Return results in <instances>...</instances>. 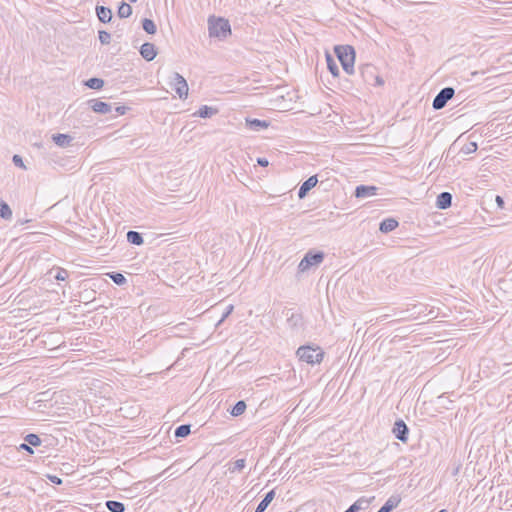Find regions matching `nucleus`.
Segmentation results:
<instances>
[{
    "mask_svg": "<svg viewBox=\"0 0 512 512\" xmlns=\"http://www.w3.org/2000/svg\"><path fill=\"white\" fill-rule=\"evenodd\" d=\"M190 433H191V425L190 424H182V425L178 426L174 431V435L176 438L187 437Z\"/></svg>",
    "mask_w": 512,
    "mask_h": 512,
    "instance_id": "393cba45",
    "label": "nucleus"
},
{
    "mask_svg": "<svg viewBox=\"0 0 512 512\" xmlns=\"http://www.w3.org/2000/svg\"><path fill=\"white\" fill-rule=\"evenodd\" d=\"M24 440L29 445L34 446V447L40 446L42 443L41 438L37 434H34V433H30V434L26 435Z\"/></svg>",
    "mask_w": 512,
    "mask_h": 512,
    "instance_id": "7c9ffc66",
    "label": "nucleus"
},
{
    "mask_svg": "<svg viewBox=\"0 0 512 512\" xmlns=\"http://www.w3.org/2000/svg\"><path fill=\"white\" fill-rule=\"evenodd\" d=\"M439 512H446V510H445V509H442V510H440Z\"/></svg>",
    "mask_w": 512,
    "mask_h": 512,
    "instance_id": "c03bdc74",
    "label": "nucleus"
},
{
    "mask_svg": "<svg viewBox=\"0 0 512 512\" xmlns=\"http://www.w3.org/2000/svg\"><path fill=\"white\" fill-rule=\"evenodd\" d=\"M326 61H327V68L329 72L334 76L337 77L339 75V68L337 66V63L332 58L330 54H326Z\"/></svg>",
    "mask_w": 512,
    "mask_h": 512,
    "instance_id": "bb28decb",
    "label": "nucleus"
},
{
    "mask_svg": "<svg viewBox=\"0 0 512 512\" xmlns=\"http://www.w3.org/2000/svg\"><path fill=\"white\" fill-rule=\"evenodd\" d=\"M108 276L117 285H124L127 282L126 277L119 272L108 273Z\"/></svg>",
    "mask_w": 512,
    "mask_h": 512,
    "instance_id": "c756f323",
    "label": "nucleus"
},
{
    "mask_svg": "<svg viewBox=\"0 0 512 512\" xmlns=\"http://www.w3.org/2000/svg\"><path fill=\"white\" fill-rule=\"evenodd\" d=\"M392 432L395 438L401 442L406 443L408 441L409 428L402 419L396 420Z\"/></svg>",
    "mask_w": 512,
    "mask_h": 512,
    "instance_id": "6e6552de",
    "label": "nucleus"
},
{
    "mask_svg": "<svg viewBox=\"0 0 512 512\" xmlns=\"http://www.w3.org/2000/svg\"><path fill=\"white\" fill-rule=\"evenodd\" d=\"M232 310H233V305H229V306L227 307V310H226V311H225V313L223 314V316H222L221 320L219 321V323H221L222 321H224V319L228 317V315L232 312Z\"/></svg>",
    "mask_w": 512,
    "mask_h": 512,
    "instance_id": "ea45409f",
    "label": "nucleus"
},
{
    "mask_svg": "<svg viewBox=\"0 0 512 512\" xmlns=\"http://www.w3.org/2000/svg\"><path fill=\"white\" fill-rule=\"evenodd\" d=\"M127 241L130 244L139 246V245L143 244L144 239H143V236L141 233L131 230V231H128V233H127Z\"/></svg>",
    "mask_w": 512,
    "mask_h": 512,
    "instance_id": "412c9836",
    "label": "nucleus"
},
{
    "mask_svg": "<svg viewBox=\"0 0 512 512\" xmlns=\"http://www.w3.org/2000/svg\"><path fill=\"white\" fill-rule=\"evenodd\" d=\"M131 14H132V7L128 3L122 1L117 10L118 17L121 19L128 18L131 16Z\"/></svg>",
    "mask_w": 512,
    "mask_h": 512,
    "instance_id": "4be33fe9",
    "label": "nucleus"
},
{
    "mask_svg": "<svg viewBox=\"0 0 512 512\" xmlns=\"http://www.w3.org/2000/svg\"><path fill=\"white\" fill-rule=\"evenodd\" d=\"M13 163H14L16 166H19V167H21V168H25L24 163H23V160H22V158H21L19 155H14V156H13Z\"/></svg>",
    "mask_w": 512,
    "mask_h": 512,
    "instance_id": "e433bc0d",
    "label": "nucleus"
},
{
    "mask_svg": "<svg viewBox=\"0 0 512 512\" xmlns=\"http://www.w3.org/2000/svg\"><path fill=\"white\" fill-rule=\"evenodd\" d=\"M257 163L262 167H267L269 165V161L262 157L257 158Z\"/></svg>",
    "mask_w": 512,
    "mask_h": 512,
    "instance_id": "58836bf2",
    "label": "nucleus"
},
{
    "mask_svg": "<svg viewBox=\"0 0 512 512\" xmlns=\"http://www.w3.org/2000/svg\"><path fill=\"white\" fill-rule=\"evenodd\" d=\"M209 36L218 39H226L231 35V26L227 19L223 17L210 16L208 18Z\"/></svg>",
    "mask_w": 512,
    "mask_h": 512,
    "instance_id": "f257e3e1",
    "label": "nucleus"
},
{
    "mask_svg": "<svg viewBox=\"0 0 512 512\" xmlns=\"http://www.w3.org/2000/svg\"><path fill=\"white\" fill-rule=\"evenodd\" d=\"M96 15L102 23H109L112 20V10L105 6H96Z\"/></svg>",
    "mask_w": 512,
    "mask_h": 512,
    "instance_id": "dca6fc26",
    "label": "nucleus"
},
{
    "mask_svg": "<svg viewBox=\"0 0 512 512\" xmlns=\"http://www.w3.org/2000/svg\"><path fill=\"white\" fill-rule=\"evenodd\" d=\"M50 480H51L54 484H57V485H59V484H61V483H62V480H61L59 477H57V476H51V477H50Z\"/></svg>",
    "mask_w": 512,
    "mask_h": 512,
    "instance_id": "79ce46f5",
    "label": "nucleus"
},
{
    "mask_svg": "<svg viewBox=\"0 0 512 512\" xmlns=\"http://www.w3.org/2000/svg\"><path fill=\"white\" fill-rule=\"evenodd\" d=\"M322 251H308L298 265L300 272H305L312 266L319 265L324 259Z\"/></svg>",
    "mask_w": 512,
    "mask_h": 512,
    "instance_id": "39448f33",
    "label": "nucleus"
},
{
    "mask_svg": "<svg viewBox=\"0 0 512 512\" xmlns=\"http://www.w3.org/2000/svg\"><path fill=\"white\" fill-rule=\"evenodd\" d=\"M455 94V90L452 87H445L439 91V93L435 96L432 102V107L435 110H440L444 108L447 102L452 99Z\"/></svg>",
    "mask_w": 512,
    "mask_h": 512,
    "instance_id": "0eeeda50",
    "label": "nucleus"
},
{
    "mask_svg": "<svg viewBox=\"0 0 512 512\" xmlns=\"http://www.w3.org/2000/svg\"><path fill=\"white\" fill-rule=\"evenodd\" d=\"M477 150V144L475 142L469 143L467 147V153L474 152Z\"/></svg>",
    "mask_w": 512,
    "mask_h": 512,
    "instance_id": "a19ab883",
    "label": "nucleus"
},
{
    "mask_svg": "<svg viewBox=\"0 0 512 512\" xmlns=\"http://www.w3.org/2000/svg\"><path fill=\"white\" fill-rule=\"evenodd\" d=\"M400 502L401 497L399 495H392L377 512H391L399 506Z\"/></svg>",
    "mask_w": 512,
    "mask_h": 512,
    "instance_id": "4468645a",
    "label": "nucleus"
},
{
    "mask_svg": "<svg viewBox=\"0 0 512 512\" xmlns=\"http://www.w3.org/2000/svg\"><path fill=\"white\" fill-rule=\"evenodd\" d=\"M217 113H218L217 108L203 105L202 107L199 108V110L197 112L194 113V115L201 117V118H210L213 115H216Z\"/></svg>",
    "mask_w": 512,
    "mask_h": 512,
    "instance_id": "aec40b11",
    "label": "nucleus"
},
{
    "mask_svg": "<svg viewBox=\"0 0 512 512\" xmlns=\"http://www.w3.org/2000/svg\"><path fill=\"white\" fill-rule=\"evenodd\" d=\"M359 73L364 83L372 86H382L384 80L373 64H363L359 67Z\"/></svg>",
    "mask_w": 512,
    "mask_h": 512,
    "instance_id": "20e7f679",
    "label": "nucleus"
},
{
    "mask_svg": "<svg viewBox=\"0 0 512 512\" xmlns=\"http://www.w3.org/2000/svg\"><path fill=\"white\" fill-rule=\"evenodd\" d=\"M170 85L174 87L175 92L181 99L187 98L189 91L187 81L178 72L172 73Z\"/></svg>",
    "mask_w": 512,
    "mask_h": 512,
    "instance_id": "423d86ee",
    "label": "nucleus"
},
{
    "mask_svg": "<svg viewBox=\"0 0 512 512\" xmlns=\"http://www.w3.org/2000/svg\"><path fill=\"white\" fill-rule=\"evenodd\" d=\"M318 183V175L310 176L307 180H305L299 190H298V197L299 199H303L307 196L309 191L313 189Z\"/></svg>",
    "mask_w": 512,
    "mask_h": 512,
    "instance_id": "9d476101",
    "label": "nucleus"
},
{
    "mask_svg": "<svg viewBox=\"0 0 512 512\" xmlns=\"http://www.w3.org/2000/svg\"><path fill=\"white\" fill-rule=\"evenodd\" d=\"M0 217L4 220H10L12 218V210L10 206L3 200L0 199Z\"/></svg>",
    "mask_w": 512,
    "mask_h": 512,
    "instance_id": "b1692460",
    "label": "nucleus"
},
{
    "mask_svg": "<svg viewBox=\"0 0 512 512\" xmlns=\"http://www.w3.org/2000/svg\"><path fill=\"white\" fill-rule=\"evenodd\" d=\"M89 107L98 114H110L113 110V106L110 103L103 102L99 99H91L88 101Z\"/></svg>",
    "mask_w": 512,
    "mask_h": 512,
    "instance_id": "1a4fd4ad",
    "label": "nucleus"
},
{
    "mask_svg": "<svg viewBox=\"0 0 512 512\" xmlns=\"http://www.w3.org/2000/svg\"><path fill=\"white\" fill-rule=\"evenodd\" d=\"M140 54L146 61H152L156 55V47L153 43L146 42L140 47Z\"/></svg>",
    "mask_w": 512,
    "mask_h": 512,
    "instance_id": "f8f14e48",
    "label": "nucleus"
},
{
    "mask_svg": "<svg viewBox=\"0 0 512 512\" xmlns=\"http://www.w3.org/2000/svg\"><path fill=\"white\" fill-rule=\"evenodd\" d=\"M246 127L252 131H260L262 129H266L269 127L270 122L266 120H260L256 118H246L245 120Z\"/></svg>",
    "mask_w": 512,
    "mask_h": 512,
    "instance_id": "ddd939ff",
    "label": "nucleus"
},
{
    "mask_svg": "<svg viewBox=\"0 0 512 512\" xmlns=\"http://www.w3.org/2000/svg\"><path fill=\"white\" fill-rule=\"evenodd\" d=\"M246 461L245 459H237L232 465L228 468L231 473L240 472L245 468Z\"/></svg>",
    "mask_w": 512,
    "mask_h": 512,
    "instance_id": "2f4dec72",
    "label": "nucleus"
},
{
    "mask_svg": "<svg viewBox=\"0 0 512 512\" xmlns=\"http://www.w3.org/2000/svg\"><path fill=\"white\" fill-rule=\"evenodd\" d=\"M85 85L90 89H101L104 86V80L101 78H90L85 82Z\"/></svg>",
    "mask_w": 512,
    "mask_h": 512,
    "instance_id": "c85d7f7f",
    "label": "nucleus"
},
{
    "mask_svg": "<svg viewBox=\"0 0 512 512\" xmlns=\"http://www.w3.org/2000/svg\"><path fill=\"white\" fill-rule=\"evenodd\" d=\"M296 355L299 360L306 362L307 364H319L324 358V351L319 346H301L297 349Z\"/></svg>",
    "mask_w": 512,
    "mask_h": 512,
    "instance_id": "7ed1b4c3",
    "label": "nucleus"
},
{
    "mask_svg": "<svg viewBox=\"0 0 512 512\" xmlns=\"http://www.w3.org/2000/svg\"><path fill=\"white\" fill-rule=\"evenodd\" d=\"M127 110H128V108L126 106H116L115 107L116 116L124 115Z\"/></svg>",
    "mask_w": 512,
    "mask_h": 512,
    "instance_id": "4c0bfd02",
    "label": "nucleus"
},
{
    "mask_svg": "<svg viewBox=\"0 0 512 512\" xmlns=\"http://www.w3.org/2000/svg\"><path fill=\"white\" fill-rule=\"evenodd\" d=\"M68 276H69V273L66 269L58 268L57 273L54 277L58 281H64L68 278Z\"/></svg>",
    "mask_w": 512,
    "mask_h": 512,
    "instance_id": "f704fd0d",
    "label": "nucleus"
},
{
    "mask_svg": "<svg viewBox=\"0 0 512 512\" xmlns=\"http://www.w3.org/2000/svg\"><path fill=\"white\" fill-rule=\"evenodd\" d=\"M275 498V490L269 491L264 498L261 500V502L258 504V506L255 509V512H264L269 504L273 501Z\"/></svg>",
    "mask_w": 512,
    "mask_h": 512,
    "instance_id": "6ab92c4d",
    "label": "nucleus"
},
{
    "mask_svg": "<svg viewBox=\"0 0 512 512\" xmlns=\"http://www.w3.org/2000/svg\"><path fill=\"white\" fill-rule=\"evenodd\" d=\"M362 504H368V501L364 498H360L357 501H355L347 510L344 512H358L363 508Z\"/></svg>",
    "mask_w": 512,
    "mask_h": 512,
    "instance_id": "473e14b6",
    "label": "nucleus"
},
{
    "mask_svg": "<svg viewBox=\"0 0 512 512\" xmlns=\"http://www.w3.org/2000/svg\"><path fill=\"white\" fill-rule=\"evenodd\" d=\"M246 407H247V405H246L245 401L240 400V401L236 402V404L232 407V409L230 410V413L232 416H235V417L240 416L245 412Z\"/></svg>",
    "mask_w": 512,
    "mask_h": 512,
    "instance_id": "cd10ccee",
    "label": "nucleus"
},
{
    "mask_svg": "<svg viewBox=\"0 0 512 512\" xmlns=\"http://www.w3.org/2000/svg\"><path fill=\"white\" fill-rule=\"evenodd\" d=\"M105 506L110 512H124L125 511V505L119 501L108 500V501H106Z\"/></svg>",
    "mask_w": 512,
    "mask_h": 512,
    "instance_id": "5701e85b",
    "label": "nucleus"
},
{
    "mask_svg": "<svg viewBox=\"0 0 512 512\" xmlns=\"http://www.w3.org/2000/svg\"><path fill=\"white\" fill-rule=\"evenodd\" d=\"M378 188L376 186L359 185L354 191L356 198H367L377 194Z\"/></svg>",
    "mask_w": 512,
    "mask_h": 512,
    "instance_id": "9b49d317",
    "label": "nucleus"
},
{
    "mask_svg": "<svg viewBox=\"0 0 512 512\" xmlns=\"http://www.w3.org/2000/svg\"><path fill=\"white\" fill-rule=\"evenodd\" d=\"M52 140L54 141V143L56 145L64 148V147H68L71 144L73 138L68 134L58 133V134H54L52 136Z\"/></svg>",
    "mask_w": 512,
    "mask_h": 512,
    "instance_id": "a211bd4d",
    "label": "nucleus"
},
{
    "mask_svg": "<svg viewBox=\"0 0 512 512\" xmlns=\"http://www.w3.org/2000/svg\"><path fill=\"white\" fill-rule=\"evenodd\" d=\"M98 38H99V41L101 42V44H105V45L109 44L111 41L110 33H108L107 31H104V30L99 31Z\"/></svg>",
    "mask_w": 512,
    "mask_h": 512,
    "instance_id": "72a5a7b5",
    "label": "nucleus"
},
{
    "mask_svg": "<svg viewBox=\"0 0 512 512\" xmlns=\"http://www.w3.org/2000/svg\"><path fill=\"white\" fill-rule=\"evenodd\" d=\"M334 52L347 74L354 73L355 50L350 45L335 46Z\"/></svg>",
    "mask_w": 512,
    "mask_h": 512,
    "instance_id": "f03ea898",
    "label": "nucleus"
},
{
    "mask_svg": "<svg viewBox=\"0 0 512 512\" xmlns=\"http://www.w3.org/2000/svg\"><path fill=\"white\" fill-rule=\"evenodd\" d=\"M19 450L26 451L29 454H33L34 450L32 449V446L29 445L27 442L20 444Z\"/></svg>",
    "mask_w": 512,
    "mask_h": 512,
    "instance_id": "c9c22d12",
    "label": "nucleus"
},
{
    "mask_svg": "<svg viewBox=\"0 0 512 512\" xmlns=\"http://www.w3.org/2000/svg\"><path fill=\"white\" fill-rule=\"evenodd\" d=\"M397 227H398V221L396 219L386 218L380 223L379 230L382 233H389V232L395 230Z\"/></svg>",
    "mask_w": 512,
    "mask_h": 512,
    "instance_id": "f3484780",
    "label": "nucleus"
},
{
    "mask_svg": "<svg viewBox=\"0 0 512 512\" xmlns=\"http://www.w3.org/2000/svg\"><path fill=\"white\" fill-rule=\"evenodd\" d=\"M452 204V195L449 192H442L437 196L436 207L439 209H447Z\"/></svg>",
    "mask_w": 512,
    "mask_h": 512,
    "instance_id": "2eb2a0df",
    "label": "nucleus"
},
{
    "mask_svg": "<svg viewBox=\"0 0 512 512\" xmlns=\"http://www.w3.org/2000/svg\"><path fill=\"white\" fill-rule=\"evenodd\" d=\"M142 28L146 33L151 35L155 34L157 31V27L154 21L148 18H144L142 20Z\"/></svg>",
    "mask_w": 512,
    "mask_h": 512,
    "instance_id": "a878e982",
    "label": "nucleus"
},
{
    "mask_svg": "<svg viewBox=\"0 0 512 512\" xmlns=\"http://www.w3.org/2000/svg\"><path fill=\"white\" fill-rule=\"evenodd\" d=\"M496 203L498 204L499 207L503 208L504 200L501 196H496Z\"/></svg>",
    "mask_w": 512,
    "mask_h": 512,
    "instance_id": "37998d69",
    "label": "nucleus"
}]
</instances>
